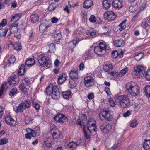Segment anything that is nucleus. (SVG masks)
I'll list each match as a JSON object with an SVG mask.
<instances>
[{
    "label": "nucleus",
    "mask_w": 150,
    "mask_h": 150,
    "mask_svg": "<svg viewBox=\"0 0 150 150\" xmlns=\"http://www.w3.org/2000/svg\"><path fill=\"white\" fill-rule=\"evenodd\" d=\"M114 100L117 105L124 108L130 105V100L127 95H116L114 96Z\"/></svg>",
    "instance_id": "obj_1"
},
{
    "label": "nucleus",
    "mask_w": 150,
    "mask_h": 150,
    "mask_svg": "<svg viewBox=\"0 0 150 150\" xmlns=\"http://www.w3.org/2000/svg\"><path fill=\"white\" fill-rule=\"evenodd\" d=\"M126 88L131 95L135 96L139 93V88L133 82H129L126 84Z\"/></svg>",
    "instance_id": "obj_2"
},
{
    "label": "nucleus",
    "mask_w": 150,
    "mask_h": 150,
    "mask_svg": "<svg viewBox=\"0 0 150 150\" xmlns=\"http://www.w3.org/2000/svg\"><path fill=\"white\" fill-rule=\"evenodd\" d=\"M146 69L142 66L134 67L133 70V74L135 78H139L144 76L146 73Z\"/></svg>",
    "instance_id": "obj_3"
},
{
    "label": "nucleus",
    "mask_w": 150,
    "mask_h": 150,
    "mask_svg": "<svg viewBox=\"0 0 150 150\" xmlns=\"http://www.w3.org/2000/svg\"><path fill=\"white\" fill-rule=\"evenodd\" d=\"M31 105L30 101L27 99L21 103L17 107L16 112H21L25 110L30 108Z\"/></svg>",
    "instance_id": "obj_4"
},
{
    "label": "nucleus",
    "mask_w": 150,
    "mask_h": 150,
    "mask_svg": "<svg viewBox=\"0 0 150 150\" xmlns=\"http://www.w3.org/2000/svg\"><path fill=\"white\" fill-rule=\"evenodd\" d=\"M38 62L40 65L42 67L45 66L49 68L51 65V62L49 60H47V58L44 55H40L38 57Z\"/></svg>",
    "instance_id": "obj_5"
},
{
    "label": "nucleus",
    "mask_w": 150,
    "mask_h": 150,
    "mask_svg": "<svg viewBox=\"0 0 150 150\" xmlns=\"http://www.w3.org/2000/svg\"><path fill=\"white\" fill-rule=\"evenodd\" d=\"M54 120L56 122L60 124L64 123L67 122L68 120V118L63 114L58 113L54 117Z\"/></svg>",
    "instance_id": "obj_6"
},
{
    "label": "nucleus",
    "mask_w": 150,
    "mask_h": 150,
    "mask_svg": "<svg viewBox=\"0 0 150 150\" xmlns=\"http://www.w3.org/2000/svg\"><path fill=\"white\" fill-rule=\"evenodd\" d=\"M100 115L108 121L111 120L112 119V116L110 114V110L108 109H104L100 112Z\"/></svg>",
    "instance_id": "obj_7"
},
{
    "label": "nucleus",
    "mask_w": 150,
    "mask_h": 150,
    "mask_svg": "<svg viewBox=\"0 0 150 150\" xmlns=\"http://www.w3.org/2000/svg\"><path fill=\"white\" fill-rule=\"evenodd\" d=\"M84 82L86 87H89L94 86L95 81L92 77L88 76L84 78Z\"/></svg>",
    "instance_id": "obj_8"
},
{
    "label": "nucleus",
    "mask_w": 150,
    "mask_h": 150,
    "mask_svg": "<svg viewBox=\"0 0 150 150\" xmlns=\"http://www.w3.org/2000/svg\"><path fill=\"white\" fill-rule=\"evenodd\" d=\"M104 16L108 21H112L116 18L117 16L113 11H108L105 13Z\"/></svg>",
    "instance_id": "obj_9"
},
{
    "label": "nucleus",
    "mask_w": 150,
    "mask_h": 150,
    "mask_svg": "<svg viewBox=\"0 0 150 150\" xmlns=\"http://www.w3.org/2000/svg\"><path fill=\"white\" fill-rule=\"evenodd\" d=\"M52 139L48 137H45L43 138V143L45 146L49 148H51L53 144Z\"/></svg>",
    "instance_id": "obj_10"
},
{
    "label": "nucleus",
    "mask_w": 150,
    "mask_h": 150,
    "mask_svg": "<svg viewBox=\"0 0 150 150\" xmlns=\"http://www.w3.org/2000/svg\"><path fill=\"white\" fill-rule=\"evenodd\" d=\"M60 94L58 89L55 86H54L53 91L52 94V96L54 99H56L60 97Z\"/></svg>",
    "instance_id": "obj_11"
},
{
    "label": "nucleus",
    "mask_w": 150,
    "mask_h": 150,
    "mask_svg": "<svg viewBox=\"0 0 150 150\" xmlns=\"http://www.w3.org/2000/svg\"><path fill=\"white\" fill-rule=\"evenodd\" d=\"M114 45L116 47H122L125 44L124 41L122 39H118L115 40L113 42Z\"/></svg>",
    "instance_id": "obj_12"
},
{
    "label": "nucleus",
    "mask_w": 150,
    "mask_h": 150,
    "mask_svg": "<svg viewBox=\"0 0 150 150\" xmlns=\"http://www.w3.org/2000/svg\"><path fill=\"white\" fill-rule=\"evenodd\" d=\"M100 128L102 132L105 133L109 131L111 128V127L109 124H103L101 125Z\"/></svg>",
    "instance_id": "obj_13"
},
{
    "label": "nucleus",
    "mask_w": 150,
    "mask_h": 150,
    "mask_svg": "<svg viewBox=\"0 0 150 150\" xmlns=\"http://www.w3.org/2000/svg\"><path fill=\"white\" fill-rule=\"evenodd\" d=\"M18 77L16 76L10 77V86H13L17 84L18 82Z\"/></svg>",
    "instance_id": "obj_14"
},
{
    "label": "nucleus",
    "mask_w": 150,
    "mask_h": 150,
    "mask_svg": "<svg viewBox=\"0 0 150 150\" xmlns=\"http://www.w3.org/2000/svg\"><path fill=\"white\" fill-rule=\"evenodd\" d=\"M78 42L77 41H73L69 42L67 44L68 49L72 52L73 51L74 48L76 46V45Z\"/></svg>",
    "instance_id": "obj_15"
},
{
    "label": "nucleus",
    "mask_w": 150,
    "mask_h": 150,
    "mask_svg": "<svg viewBox=\"0 0 150 150\" xmlns=\"http://www.w3.org/2000/svg\"><path fill=\"white\" fill-rule=\"evenodd\" d=\"M8 83L9 84V80L8 78V82H5L2 84L0 89V97L2 95L5 89H7L8 88Z\"/></svg>",
    "instance_id": "obj_16"
},
{
    "label": "nucleus",
    "mask_w": 150,
    "mask_h": 150,
    "mask_svg": "<svg viewBox=\"0 0 150 150\" xmlns=\"http://www.w3.org/2000/svg\"><path fill=\"white\" fill-rule=\"evenodd\" d=\"M80 145V144L78 142H75L72 141L69 142L67 145V147L70 149L71 150H73L74 149L76 148L77 146Z\"/></svg>",
    "instance_id": "obj_17"
},
{
    "label": "nucleus",
    "mask_w": 150,
    "mask_h": 150,
    "mask_svg": "<svg viewBox=\"0 0 150 150\" xmlns=\"http://www.w3.org/2000/svg\"><path fill=\"white\" fill-rule=\"evenodd\" d=\"M112 4L114 8H120L122 7V4L120 0H113Z\"/></svg>",
    "instance_id": "obj_18"
},
{
    "label": "nucleus",
    "mask_w": 150,
    "mask_h": 150,
    "mask_svg": "<svg viewBox=\"0 0 150 150\" xmlns=\"http://www.w3.org/2000/svg\"><path fill=\"white\" fill-rule=\"evenodd\" d=\"M94 51L96 54L100 55H102L105 53V50L101 49L98 46L95 47Z\"/></svg>",
    "instance_id": "obj_19"
},
{
    "label": "nucleus",
    "mask_w": 150,
    "mask_h": 150,
    "mask_svg": "<svg viewBox=\"0 0 150 150\" xmlns=\"http://www.w3.org/2000/svg\"><path fill=\"white\" fill-rule=\"evenodd\" d=\"M67 76L66 74L64 73L62 74L58 78L57 82L59 84H62L65 80H66Z\"/></svg>",
    "instance_id": "obj_20"
},
{
    "label": "nucleus",
    "mask_w": 150,
    "mask_h": 150,
    "mask_svg": "<svg viewBox=\"0 0 150 150\" xmlns=\"http://www.w3.org/2000/svg\"><path fill=\"white\" fill-rule=\"evenodd\" d=\"M17 23H12L11 24L10 28H11L10 32L11 34H14L18 31Z\"/></svg>",
    "instance_id": "obj_21"
},
{
    "label": "nucleus",
    "mask_w": 150,
    "mask_h": 150,
    "mask_svg": "<svg viewBox=\"0 0 150 150\" xmlns=\"http://www.w3.org/2000/svg\"><path fill=\"white\" fill-rule=\"evenodd\" d=\"M69 76L72 80L77 79L78 77V74L77 70H71L69 73Z\"/></svg>",
    "instance_id": "obj_22"
},
{
    "label": "nucleus",
    "mask_w": 150,
    "mask_h": 150,
    "mask_svg": "<svg viewBox=\"0 0 150 150\" xmlns=\"http://www.w3.org/2000/svg\"><path fill=\"white\" fill-rule=\"evenodd\" d=\"M111 3L110 0H104L103 2V8L105 9H108L110 8Z\"/></svg>",
    "instance_id": "obj_23"
},
{
    "label": "nucleus",
    "mask_w": 150,
    "mask_h": 150,
    "mask_svg": "<svg viewBox=\"0 0 150 150\" xmlns=\"http://www.w3.org/2000/svg\"><path fill=\"white\" fill-rule=\"evenodd\" d=\"M22 14L21 13L14 14L11 18V23L13 21L14 22L13 23V24L14 23H16V22L20 18Z\"/></svg>",
    "instance_id": "obj_24"
},
{
    "label": "nucleus",
    "mask_w": 150,
    "mask_h": 150,
    "mask_svg": "<svg viewBox=\"0 0 150 150\" xmlns=\"http://www.w3.org/2000/svg\"><path fill=\"white\" fill-rule=\"evenodd\" d=\"M10 45H11V47H13L14 50L16 51L20 50L22 48L21 44L19 43H16L15 45H14L10 41Z\"/></svg>",
    "instance_id": "obj_25"
},
{
    "label": "nucleus",
    "mask_w": 150,
    "mask_h": 150,
    "mask_svg": "<svg viewBox=\"0 0 150 150\" xmlns=\"http://www.w3.org/2000/svg\"><path fill=\"white\" fill-rule=\"evenodd\" d=\"M39 16L37 14L31 15L30 17V22L32 23H35L37 22L39 20Z\"/></svg>",
    "instance_id": "obj_26"
},
{
    "label": "nucleus",
    "mask_w": 150,
    "mask_h": 150,
    "mask_svg": "<svg viewBox=\"0 0 150 150\" xmlns=\"http://www.w3.org/2000/svg\"><path fill=\"white\" fill-rule=\"evenodd\" d=\"M35 63V60L32 58H28L25 62V64L27 66L31 67Z\"/></svg>",
    "instance_id": "obj_27"
},
{
    "label": "nucleus",
    "mask_w": 150,
    "mask_h": 150,
    "mask_svg": "<svg viewBox=\"0 0 150 150\" xmlns=\"http://www.w3.org/2000/svg\"><path fill=\"white\" fill-rule=\"evenodd\" d=\"M25 66L24 64H21L19 67L18 71V75L20 76L23 75L25 72Z\"/></svg>",
    "instance_id": "obj_28"
},
{
    "label": "nucleus",
    "mask_w": 150,
    "mask_h": 150,
    "mask_svg": "<svg viewBox=\"0 0 150 150\" xmlns=\"http://www.w3.org/2000/svg\"><path fill=\"white\" fill-rule=\"evenodd\" d=\"M71 92L70 90L63 91L62 93L63 97L66 99H68L71 96Z\"/></svg>",
    "instance_id": "obj_29"
},
{
    "label": "nucleus",
    "mask_w": 150,
    "mask_h": 150,
    "mask_svg": "<svg viewBox=\"0 0 150 150\" xmlns=\"http://www.w3.org/2000/svg\"><path fill=\"white\" fill-rule=\"evenodd\" d=\"M92 1L91 0H87L84 3L83 7L86 8H89L92 5Z\"/></svg>",
    "instance_id": "obj_30"
},
{
    "label": "nucleus",
    "mask_w": 150,
    "mask_h": 150,
    "mask_svg": "<svg viewBox=\"0 0 150 150\" xmlns=\"http://www.w3.org/2000/svg\"><path fill=\"white\" fill-rule=\"evenodd\" d=\"M113 68V66L112 64L109 65L105 64L103 67L104 70L105 72H108L109 71L112 70Z\"/></svg>",
    "instance_id": "obj_31"
},
{
    "label": "nucleus",
    "mask_w": 150,
    "mask_h": 150,
    "mask_svg": "<svg viewBox=\"0 0 150 150\" xmlns=\"http://www.w3.org/2000/svg\"><path fill=\"white\" fill-rule=\"evenodd\" d=\"M87 128L90 133L92 134V133L95 132L96 130V124L95 125L87 126Z\"/></svg>",
    "instance_id": "obj_32"
},
{
    "label": "nucleus",
    "mask_w": 150,
    "mask_h": 150,
    "mask_svg": "<svg viewBox=\"0 0 150 150\" xmlns=\"http://www.w3.org/2000/svg\"><path fill=\"white\" fill-rule=\"evenodd\" d=\"M143 148L146 149H150V139L145 140L143 144Z\"/></svg>",
    "instance_id": "obj_33"
},
{
    "label": "nucleus",
    "mask_w": 150,
    "mask_h": 150,
    "mask_svg": "<svg viewBox=\"0 0 150 150\" xmlns=\"http://www.w3.org/2000/svg\"><path fill=\"white\" fill-rule=\"evenodd\" d=\"M61 133L58 130H55L53 133L52 136L54 139H57L59 138L60 135Z\"/></svg>",
    "instance_id": "obj_34"
},
{
    "label": "nucleus",
    "mask_w": 150,
    "mask_h": 150,
    "mask_svg": "<svg viewBox=\"0 0 150 150\" xmlns=\"http://www.w3.org/2000/svg\"><path fill=\"white\" fill-rule=\"evenodd\" d=\"M49 48L48 51L51 53H54L55 51V45L54 44L51 43L48 45Z\"/></svg>",
    "instance_id": "obj_35"
},
{
    "label": "nucleus",
    "mask_w": 150,
    "mask_h": 150,
    "mask_svg": "<svg viewBox=\"0 0 150 150\" xmlns=\"http://www.w3.org/2000/svg\"><path fill=\"white\" fill-rule=\"evenodd\" d=\"M26 131L27 133L29 134L32 137H35L36 136V132L35 131L30 128H28L26 129Z\"/></svg>",
    "instance_id": "obj_36"
},
{
    "label": "nucleus",
    "mask_w": 150,
    "mask_h": 150,
    "mask_svg": "<svg viewBox=\"0 0 150 150\" xmlns=\"http://www.w3.org/2000/svg\"><path fill=\"white\" fill-rule=\"evenodd\" d=\"M54 88V86H48L46 88V91L47 94L49 95H51L53 92V91Z\"/></svg>",
    "instance_id": "obj_37"
},
{
    "label": "nucleus",
    "mask_w": 150,
    "mask_h": 150,
    "mask_svg": "<svg viewBox=\"0 0 150 150\" xmlns=\"http://www.w3.org/2000/svg\"><path fill=\"white\" fill-rule=\"evenodd\" d=\"M144 91L145 93V95L147 97H150V86H146L144 89Z\"/></svg>",
    "instance_id": "obj_38"
},
{
    "label": "nucleus",
    "mask_w": 150,
    "mask_h": 150,
    "mask_svg": "<svg viewBox=\"0 0 150 150\" xmlns=\"http://www.w3.org/2000/svg\"><path fill=\"white\" fill-rule=\"evenodd\" d=\"M26 86L24 83H22L19 86V88L21 91L23 93H25L27 91V88H26Z\"/></svg>",
    "instance_id": "obj_39"
},
{
    "label": "nucleus",
    "mask_w": 150,
    "mask_h": 150,
    "mask_svg": "<svg viewBox=\"0 0 150 150\" xmlns=\"http://www.w3.org/2000/svg\"><path fill=\"white\" fill-rule=\"evenodd\" d=\"M48 27L49 26L48 25H46L42 23L39 26V30L40 32H42L44 31H45Z\"/></svg>",
    "instance_id": "obj_40"
},
{
    "label": "nucleus",
    "mask_w": 150,
    "mask_h": 150,
    "mask_svg": "<svg viewBox=\"0 0 150 150\" xmlns=\"http://www.w3.org/2000/svg\"><path fill=\"white\" fill-rule=\"evenodd\" d=\"M85 126H84L83 127V129L84 130V135L86 138L87 139H90V137L91 136V135H92V134H91L89 132V131H88L87 132L86 131V130L85 129Z\"/></svg>",
    "instance_id": "obj_41"
},
{
    "label": "nucleus",
    "mask_w": 150,
    "mask_h": 150,
    "mask_svg": "<svg viewBox=\"0 0 150 150\" xmlns=\"http://www.w3.org/2000/svg\"><path fill=\"white\" fill-rule=\"evenodd\" d=\"M18 90L16 88H14L10 90V96H13L17 94Z\"/></svg>",
    "instance_id": "obj_42"
},
{
    "label": "nucleus",
    "mask_w": 150,
    "mask_h": 150,
    "mask_svg": "<svg viewBox=\"0 0 150 150\" xmlns=\"http://www.w3.org/2000/svg\"><path fill=\"white\" fill-rule=\"evenodd\" d=\"M32 105L34 108L37 110H38L40 108V106L37 102L35 101L32 102Z\"/></svg>",
    "instance_id": "obj_43"
},
{
    "label": "nucleus",
    "mask_w": 150,
    "mask_h": 150,
    "mask_svg": "<svg viewBox=\"0 0 150 150\" xmlns=\"http://www.w3.org/2000/svg\"><path fill=\"white\" fill-rule=\"evenodd\" d=\"M110 74L111 76H112L115 77H117L120 76H121L119 72H116L115 71H114L111 72H110L109 73Z\"/></svg>",
    "instance_id": "obj_44"
},
{
    "label": "nucleus",
    "mask_w": 150,
    "mask_h": 150,
    "mask_svg": "<svg viewBox=\"0 0 150 150\" xmlns=\"http://www.w3.org/2000/svg\"><path fill=\"white\" fill-rule=\"evenodd\" d=\"M137 6L136 3H135V4L133 6L131 5L130 6L129 8V10L131 12H133L137 10Z\"/></svg>",
    "instance_id": "obj_45"
},
{
    "label": "nucleus",
    "mask_w": 150,
    "mask_h": 150,
    "mask_svg": "<svg viewBox=\"0 0 150 150\" xmlns=\"http://www.w3.org/2000/svg\"><path fill=\"white\" fill-rule=\"evenodd\" d=\"M143 57V54L139 53L134 56V58L137 61H139Z\"/></svg>",
    "instance_id": "obj_46"
},
{
    "label": "nucleus",
    "mask_w": 150,
    "mask_h": 150,
    "mask_svg": "<svg viewBox=\"0 0 150 150\" xmlns=\"http://www.w3.org/2000/svg\"><path fill=\"white\" fill-rule=\"evenodd\" d=\"M95 124H96L94 120L90 118L88 121L87 123V126L95 125Z\"/></svg>",
    "instance_id": "obj_47"
},
{
    "label": "nucleus",
    "mask_w": 150,
    "mask_h": 150,
    "mask_svg": "<svg viewBox=\"0 0 150 150\" xmlns=\"http://www.w3.org/2000/svg\"><path fill=\"white\" fill-rule=\"evenodd\" d=\"M128 68L126 67L123 69L122 70H120V71L121 77L123 76L128 71Z\"/></svg>",
    "instance_id": "obj_48"
},
{
    "label": "nucleus",
    "mask_w": 150,
    "mask_h": 150,
    "mask_svg": "<svg viewBox=\"0 0 150 150\" xmlns=\"http://www.w3.org/2000/svg\"><path fill=\"white\" fill-rule=\"evenodd\" d=\"M33 120L32 118L27 116L25 117V122L26 124H29L32 122Z\"/></svg>",
    "instance_id": "obj_49"
},
{
    "label": "nucleus",
    "mask_w": 150,
    "mask_h": 150,
    "mask_svg": "<svg viewBox=\"0 0 150 150\" xmlns=\"http://www.w3.org/2000/svg\"><path fill=\"white\" fill-rule=\"evenodd\" d=\"M16 125V122L14 119L10 117V127L15 126Z\"/></svg>",
    "instance_id": "obj_50"
},
{
    "label": "nucleus",
    "mask_w": 150,
    "mask_h": 150,
    "mask_svg": "<svg viewBox=\"0 0 150 150\" xmlns=\"http://www.w3.org/2000/svg\"><path fill=\"white\" fill-rule=\"evenodd\" d=\"M118 53L116 50H114L111 53V56L113 58H116L118 56Z\"/></svg>",
    "instance_id": "obj_51"
},
{
    "label": "nucleus",
    "mask_w": 150,
    "mask_h": 150,
    "mask_svg": "<svg viewBox=\"0 0 150 150\" xmlns=\"http://www.w3.org/2000/svg\"><path fill=\"white\" fill-rule=\"evenodd\" d=\"M56 6L54 4L52 3L49 5L48 8V10L50 11H52L56 8Z\"/></svg>",
    "instance_id": "obj_52"
},
{
    "label": "nucleus",
    "mask_w": 150,
    "mask_h": 150,
    "mask_svg": "<svg viewBox=\"0 0 150 150\" xmlns=\"http://www.w3.org/2000/svg\"><path fill=\"white\" fill-rule=\"evenodd\" d=\"M8 140L6 138H4L0 140V145H3L7 143Z\"/></svg>",
    "instance_id": "obj_53"
},
{
    "label": "nucleus",
    "mask_w": 150,
    "mask_h": 150,
    "mask_svg": "<svg viewBox=\"0 0 150 150\" xmlns=\"http://www.w3.org/2000/svg\"><path fill=\"white\" fill-rule=\"evenodd\" d=\"M138 124L137 121V120H133L131 123L130 126L132 128H134L136 127Z\"/></svg>",
    "instance_id": "obj_54"
},
{
    "label": "nucleus",
    "mask_w": 150,
    "mask_h": 150,
    "mask_svg": "<svg viewBox=\"0 0 150 150\" xmlns=\"http://www.w3.org/2000/svg\"><path fill=\"white\" fill-rule=\"evenodd\" d=\"M54 36L56 38V40H59L62 38V35L60 33L54 34Z\"/></svg>",
    "instance_id": "obj_55"
},
{
    "label": "nucleus",
    "mask_w": 150,
    "mask_h": 150,
    "mask_svg": "<svg viewBox=\"0 0 150 150\" xmlns=\"http://www.w3.org/2000/svg\"><path fill=\"white\" fill-rule=\"evenodd\" d=\"M91 56V52L90 51H89L88 50L86 51V52L85 53L84 55V57H85V58L86 59H87L88 58L90 57Z\"/></svg>",
    "instance_id": "obj_56"
},
{
    "label": "nucleus",
    "mask_w": 150,
    "mask_h": 150,
    "mask_svg": "<svg viewBox=\"0 0 150 150\" xmlns=\"http://www.w3.org/2000/svg\"><path fill=\"white\" fill-rule=\"evenodd\" d=\"M99 46L102 49H103L105 50H105L107 49V46L106 44L100 42L99 43Z\"/></svg>",
    "instance_id": "obj_57"
},
{
    "label": "nucleus",
    "mask_w": 150,
    "mask_h": 150,
    "mask_svg": "<svg viewBox=\"0 0 150 150\" xmlns=\"http://www.w3.org/2000/svg\"><path fill=\"white\" fill-rule=\"evenodd\" d=\"M23 82L22 83H24L26 86H28L30 84V81L28 78H25L23 80Z\"/></svg>",
    "instance_id": "obj_58"
},
{
    "label": "nucleus",
    "mask_w": 150,
    "mask_h": 150,
    "mask_svg": "<svg viewBox=\"0 0 150 150\" xmlns=\"http://www.w3.org/2000/svg\"><path fill=\"white\" fill-rule=\"evenodd\" d=\"M139 15V12H137L136 14L133 17L132 19V21H135L137 20V18L138 17Z\"/></svg>",
    "instance_id": "obj_59"
},
{
    "label": "nucleus",
    "mask_w": 150,
    "mask_h": 150,
    "mask_svg": "<svg viewBox=\"0 0 150 150\" xmlns=\"http://www.w3.org/2000/svg\"><path fill=\"white\" fill-rule=\"evenodd\" d=\"M68 3V5H66L65 7L64 8V11H66L67 13H69V8L71 7V5L69 4L70 2L69 1Z\"/></svg>",
    "instance_id": "obj_60"
},
{
    "label": "nucleus",
    "mask_w": 150,
    "mask_h": 150,
    "mask_svg": "<svg viewBox=\"0 0 150 150\" xmlns=\"http://www.w3.org/2000/svg\"><path fill=\"white\" fill-rule=\"evenodd\" d=\"M89 20L90 22H94L96 21V18L94 15H92L90 18Z\"/></svg>",
    "instance_id": "obj_61"
},
{
    "label": "nucleus",
    "mask_w": 150,
    "mask_h": 150,
    "mask_svg": "<svg viewBox=\"0 0 150 150\" xmlns=\"http://www.w3.org/2000/svg\"><path fill=\"white\" fill-rule=\"evenodd\" d=\"M16 59L14 56L12 55L10 57V64L13 63L15 61Z\"/></svg>",
    "instance_id": "obj_62"
},
{
    "label": "nucleus",
    "mask_w": 150,
    "mask_h": 150,
    "mask_svg": "<svg viewBox=\"0 0 150 150\" xmlns=\"http://www.w3.org/2000/svg\"><path fill=\"white\" fill-rule=\"evenodd\" d=\"M7 21L6 19H4L2 20L1 23H0V25H2V26L4 27L5 25L7 24Z\"/></svg>",
    "instance_id": "obj_63"
},
{
    "label": "nucleus",
    "mask_w": 150,
    "mask_h": 150,
    "mask_svg": "<svg viewBox=\"0 0 150 150\" xmlns=\"http://www.w3.org/2000/svg\"><path fill=\"white\" fill-rule=\"evenodd\" d=\"M58 21V19L55 17H53L51 18V22L52 23H57Z\"/></svg>",
    "instance_id": "obj_64"
}]
</instances>
